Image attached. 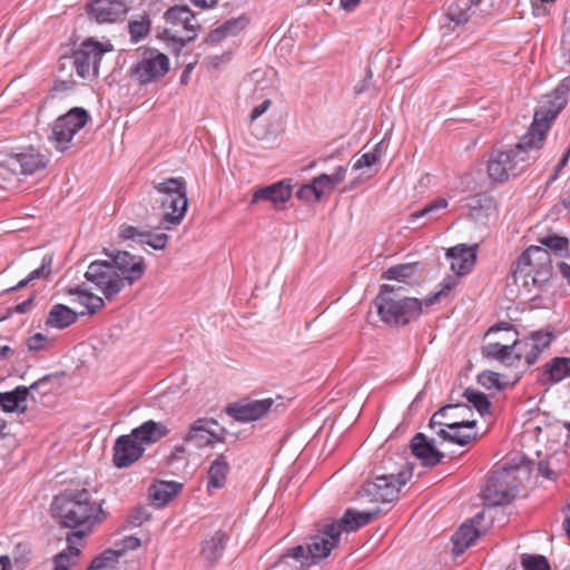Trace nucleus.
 <instances>
[{
    "label": "nucleus",
    "instance_id": "obj_1",
    "mask_svg": "<svg viewBox=\"0 0 570 570\" xmlns=\"http://www.w3.org/2000/svg\"><path fill=\"white\" fill-rule=\"evenodd\" d=\"M569 86L561 82L554 90L547 95L535 110L529 131L521 138L514 149L498 151L488 163L489 176L495 181H504L510 176H515L528 160L527 151L539 149L546 139V134L551 122L568 102Z\"/></svg>",
    "mask_w": 570,
    "mask_h": 570
},
{
    "label": "nucleus",
    "instance_id": "obj_2",
    "mask_svg": "<svg viewBox=\"0 0 570 570\" xmlns=\"http://www.w3.org/2000/svg\"><path fill=\"white\" fill-rule=\"evenodd\" d=\"M52 517L65 528H81L78 531L91 532L92 527L105 520L102 501L94 500L87 489L65 490L51 503Z\"/></svg>",
    "mask_w": 570,
    "mask_h": 570
},
{
    "label": "nucleus",
    "instance_id": "obj_3",
    "mask_svg": "<svg viewBox=\"0 0 570 570\" xmlns=\"http://www.w3.org/2000/svg\"><path fill=\"white\" fill-rule=\"evenodd\" d=\"M402 285H382L374 304L382 322L392 327L405 326L416 321L423 302L405 295Z\"/></svg>",
    "mask_w": 570,
    "mask_h": 570
},
{
    "label": "nucleus",
    "instance_id": "obj_4",
    "mask_svg": "<svg viewBox=\"0 0 570 570\" xmlns=\"http://www.w3.org/2000/svg\"><path fill=\"white\" fill-rule=\"evenodd\" d=\"M153 185L155 196L151 199L163 210L161 226L170 230L183 222L188 208L186 181L181 177H173Z\"/></svg>",
    "mask_w": 570,
    "mask_h": 570
},
{
    "label": "nucleus",
    "instance_id": "obj_5",
    "mask_svg": "<svg viewBox=\"0 0 570 570\" xmlns=\"http://www.w3.org/2000/svg\"><path fill=\"white\" fill-rule=\"evenodd\" d=\"M336 528L328 522L317 524L316 532L308 537L306 544L287 549L281 556L279 563H286L288 559H294L302 568L318 563L337 546L340 537Z\"/></svg>",
    "mask_w": 570,
    "mask_h": 570
},
{
    "label": "nucleus",
    "instance_id": "obj_6",
    "mask_svg": "<svg viewBox=\"0 0 570 570\" xmlns=\"http://www.w3.org/2000/svg\"><path fill=\"white\" fill-rule=\"evenodd\" d=\"M551 254L540 246H530L515 262L514 281H522L524 286L530 284L542 287L552 276Z\"/></svg>",
    "mask_w": 570,
    "mask_h": 570
},
{
    "label": "nucleus",
    "instance_id": "obj_7",
    "mask_svg": "<svg viewBox=\"0 0 570 570\" xmlns=\"http://www.w3.org/2000/svg\"><path fill=\"white\" fill-rule=\"evenodd\" d=\"M164 19L167 27L164 36L167 40L184 47L197 37L200 24L195 13L187 6H174L169 8Z\"/></svg>",
    "mask_w": 570,
    "mask_h": 570
},
{
    "label": "nucleus",
    "instance_id": "obj_8",
    "mask_svg": "<svg viewBox=\"0 0 570 570\" xmlns=\"http://www.w3.org/2000/svg\"><path fill=\"white\" fill-rule=\"evenodd\" d=\"M412 474L413 465L407 464L397 474H384L376 476L374 481L366 482L358 494L371 502H392L397 499L401 487L410 481Z\"/></svg>",
    "mask_w": 570,
    "mask_h": 570
},
{
    "label": "nucleus",
    "instance_id": "obj_9",
    "mask_svg": "<svg viewBox=\"0 0 570 570\" xmlns=\"http://www.w3.org/2000/svg\"><path fill=\"white\" fill-rule=\"evenodd\" d=\"M518 493V481L508 469L494 471L482 491L487 505H505L513 501Z\"/></svg>",
    "mask_w": 570,
    "mask_h": 570
},
{
    "label": "nucleus",
    "instance_id": "obj_10",
    "mask_svg": "<svg viewBox=\"0 0 570 570\" xmlns=\"http://www.w3.org/2000/svg\"><path fill=\"white\" fill-rule=\"evenodd\" d=\"M85 277L88 282L95 284L108 301L114 299L125 287L121 275L109 261H95L90 263Z\"/></svg>",
    "mask_w": 570,
    "mask_h": 570
},
{
    "label": "nucleus",
    "instance_id": "obj_11",
    "mask_svg": "<svg viewBox=\"0 0 570 570\" xmlns=\"http://www.w3.org/2000/svg\"><path fill=\"white\" fill-rule=\"evenodd\" d=\"M227 430L213 417H199L190 423L183 436V442L196 449L212 448L216 443H225Z\"/></svg>",
    "mask_w": 570,
    "mask_h": 570
},
{
    "label": "nucleus",
    "instance_id": "obj_12",
    "mask_svg": "<svg viewBox=\"0 0 570 570\" xmlns=\"http://www.w3.org/2000/svg\"><path fill=\"white\" fill-rule=\"evenodd\" d=\"M89 118V114L83 108L75 107L70 109L56 119L49 139L55 142L58 150L67 149L73 136L87 125Z\"/></svg>",
    "mask_w": 570,
    "mask_h": 570
},
{
    "label": "nucleus",
    "instance_id": "obj_13",
    "mask_svg": "<svg viewBox=\"0 0 570 570\" xmlns=\"http://www.w3.org/2000/svg\"><path fill=\"white\" fill-rule=\"evenodd\" d=\"M169 70V58L157 49H146L132 66L130 73L140 85H147L165 76Z\"/></svg>",
    "mask_w": 570,
    "mask_h": 570
},
{
    "label": "nucleus",
    "instance_id": "obj_14",
    "mask_svg": "<svg viewBox=\"0 0 570 570\" xmlns=\"http://www.w3.org/2000/svg\"><path fill=\"white\" fill-rule=\"evenodd\" d=\"M110 50L111 46H104L94 39L83 41L73 52V66L78 76L81 78L96 77L102 55Z\"/></svg>",
    "mask_w": 570,
    "mask_h": 570
},
{
    "label": "nucleus",
    "instance_id": "obj_15",
    "mask_svg": "<svg viewBox=\"0 0 570 570\" xmlns=\"http://www.w3.org/2000/svg\"><path fill=\"white\" fill-rule=\"evenodd\" d=\"M554 338L552 330H539L531 332L527 337L519 341L515 360L524 358L528 365L534 364L539 355L547 350Z\"/></svg>",
    "mask_w": 570,
    "mask_h": 570
},
{
    "label": "nucleus",
    "instance_id": "obj_16",
    "mask_svg": "<svg viewBox=\"0 0 570 570\" xmlns=\"http://www.w3.org/2000/svg\"><path fill=\"white\" fill-rule=\"evenodd\" d=\"M105 254L110 258L112 265L124 279L125 285H131L140 279L145 273L146 266L141 256L131 255L128 252L118 250L109 253L105 249Z\"/></svg>",
    "mask_w": 570,
    "mask_h": 570
},
{
    "label": "nucleus",
    "instance_id": "obj_17",
    "mask_svg": "<svg viewBox=\"0 0 570 570\" xmlns=\"http://www.w3.org/2000/svg\"><path fill=\"white\" fill-rule=\"evenodd\" d=\"M86 12L97 23H112L126 14L127 7L124 0H90Z\"/></svg>",
    "mask_w": 570,
    "mask_h": 570
},
{
    "label": "nucleus",
    "instance_id": "obj_18",
    "mask_svg": "<svg viewBox=\"0 0 570 570\" xmlns=\"http://www.w3.org/2000/svg\"><path fill=\"white\" fill-rule=\"evenodd\" d=\"M112 462L118 469H124L132 465L145 453V448L140 445L129 434L120 435L116 439L112 446Z\"/></svg>",
    "mask_w": 570,
    "mask_h": 570
},
{
    "label": "nucleus",
    "instance_id": "obj_19",
    "mask_svg": "<svg viewBox=\"0 0 570 570\" xmlns=\"http://www.w3.org/2000/svg\"><path fill=\"white\" fill-rule=\"evenodd\" d=\"M274 400L263 399L238 402L226 407V413L238 422H250L264 417L272 409Z\"/></svg>",
    "mask_w": 570,
    "mask_h": 570
},
{
    "label": "nucleus",
    "instance_id": "obj_20",
    "mask_svg": "<svg viewBox=\"0 0 570 570\" xmlns=\"http://www.w3.org/2000/svg\"><path fill=\"white\" fill-rule=\"evenodd\" d=\"M8 164L9 168L17 175H32L47 167L48 158L39 150L29 148L10 157Z\"/></svg>",
    "mask_w": 570,
    "mask_h": 570
},
{
    "label": "nucleus",
    "instance_id": "obj_21",
    "mask_svg": "<svg viewBox=\"0 0 570 570\" xmlns=\"http://www.w3.org/2000/svg\"><path fill=\"white\" fill-rule=\"evenodd\" d=\"M159 229H165L161 223L154 230L124 225L119 229V236L124 239H137L140 244H146L156 250H161L167 246L169 236L164 232H158Z\"/></svg>",
    "mask_w": 570,
    "mask_h": 570
},
{
    "label": "nucleus",
    "instance_id": "obj_22",
    "mask_svg": "<svg viewBox=\"0 0 570 570\" xmlns=\"http://www.w3.org/2000/svg\"><path fill=\"white\" fill-rule=\"evenodd\" d=\"M476 248L478 245L460 244L448 249L446 257L450 259V267L456 275L463 276L471 271L475 263Z\"/></svg>",
    "mask_w": 570,
    "mask_h": 570
},
{
    "label": "nucleus",
    "instance_id": "obj_23",
    "mask_svg": "<svg viewBox=\"0 0 570 570\" xmlns=\"http://www.w3.org/2000/svg\"><path fill=\"white\" fill-rule=\"evenodd\" d=\"M412 453L421 461L422 465L433 468L444 458V453L435 448L423 433H416L411 440Z\"/></svg>",
    "mask_w": 570,
    "mask_h": 570
},
{
    "label": "nucleus",
    "instance_id": "obj_24",
    "mask_svg": "<svg viewBox=\"0 0 570 570\" xmlns=\"http://www.w3.org/2000/svg\"><path fill=\"white\" fill-rule=\"evenodd\" d=\"M381 510L379 508L373 511L360 512L354 509H347L343 517L338 521L328 522L330 525L337 527L338 537H341L342 530L346 532L356 531L361 527L370 523L374 520Z\"/></svg>",
    "mask_w": 570,
    "mask_h": 570
},
{
    "label": "nucleus",
    "instance_id": "obj_25",
    "mask_svg": "<svg viewBox=\"0 0 570 570\" xmlns=\"http://www.w3.org/2000/svg\"><path fill=\"white\" fill-rule=\"evenodd\" d=\"M293 193L292 185L282 180L275 184L257 188L252 197L250 204H256L261 200L273 203L275 206L286 203Z\"/></svg>",
    "mask_w": 570,
    "mask_h": 570
},
{
    "label": "nucleus",
    "instance_id": "obj_26",
    "mask_svg": "<svg viewBox=\"0 0 570 570\" xmlns=\"http://www.w3.org/2000/svg\"><path fill=\"white\" fill-rule=\"evenodd\" d=\"M169 434V429L163 422L148 420L135 428L130 432L137 442L146 449L147 445L154 444Z\"/></svg>",
    "mask_w": 570,
    "mask_h": 570
},
{
    "label": "nucleus",
    "instance_id": "obj_27",
    "mask_svg": "<svg viewBox=\"0 0 570 570\" xmlns=\"http://www.w3.org/2000/svg\"><path fill=\"white\" fill-rule=\"evenodd\" d=\"M484 511L479 512L473 519L465 521L453 534V553L462 554L480 537V531L474 523L483 518Z\"/></svg>",
    "mask_w": 570,
    "mask_h": 570
},
{
    "label": "nucleus",
    "instance_id": "obj_28",
    "mask_svg": "<svg viewBox=\"0 0 570 570\" xmlns=\"http://www.w3.org/2000/svg\"><path fill=\"white\" fill-rule=\"evenodd\" d=\"M87 535L86 531H72L67 534V548L53 558V570H69L71 559L77 558L80 553L82 540Z\"/></svg>",
    "mask_w": 570,
    "mask_h": 570
},
{
    "label": "nucleus",
    "instance_id": "obj_29",
    "mask_svg": "<svg viewBox=\"0 0 570 570\" xmlns=\"http://www.w3.org/2000/svg\"><path fill=\"white\" fill-rule=\"evenodd\" d=\"M226 541L227 534L218 530L209 539L202 542L200 556L208 568H213L223 557Z\"/></svg>",
    "mask_w": 570,
    "mask_h": 570
},
{
    "label": "nucleus",
    "instance_id": "obj_30",
    "mask_svg": "<svg viewBox=\"0 0 570 570\" xmlns=\"http://www.w3.org/2000/svg\"><path fill=\"white\" fill-rule=\"evenodd\" d=\"M452 411H470V407L461 404H449L441 407L436 411L430 419L429 426L434 429L435 426H446L451 430L460 429V428H469L472 429L476 425L475 420H462V421H450L443 420L448 412Z\"/></svg>",
    "mask_w": 570,
    "mask_h": 570
},
{
    "label": "nucleus",
    "instance_id": "obj_31",
    "mask_svg": "<svg viewBox=\"0 0 570 570\" xmlns=\"http://www.w3.org/2000/svg\"><path fill=\"white\" fill-rule=\"evenodd\" d=\"M229 463L224 454H219L210 463L207 471V491L222 489L225 487L229 473Z\"/></svg>",
    "mask_w": 570,
    "mask_h": 570
},
{
    "label": "nucleus",
    "instance_id": "obj_32",
    "mask_svg": "<svg viewBox=\"0 0 570 570\" xmlns=\"http://www.w3.org/2000/svg\"><path fill=\"white\" fill-rule=\"evenodd\" d=\"M28 397L29 389L19 385L13 391L0 392V406L4 412L24 413Z\"/></svg>",
    "mask_w": 570,
    "mask_h": 570
},
{
    "label": "nucleus",
    "instance_id": "obj_33",
    "mask_svg": "<svg viewBox=\"0 0 570 570\" xmlns=\"http://www.w3.org/2000/svg\"><path fill=\"white\" fill-rule=\"evenodd\" d=\"M543 381L556 384L570 377V357L556 356L542 366Z\"/></svg>",
    "mask_w": 570,
    "mask_h": 570
},
{
    "label": "nucleus",
    "instance_id": "obj_34",
    "mask_svg": "<svg viewBox=\"0 0 570 570\" xmlns=\"http://www.w3.org/2000/svg\"><path fill=\"white\" fill-rule=\"evenodd\" d=\"M78 314L63 304H56L49 311L46 318V326L63 330L76 323Z\"/></svg>",
    "mask_w": 570,
    "mask_h": 570
},
{
    "label": "nucleus",
    "instance_id": "obj_35",
    "mask_svg": "<svg viewBox=\"0 0 570 570\" xmlns=\"http://www.w3.org/2000/svg\"><path fill=\"white\" fill-rule=\"evenodd\" d=\"M11 558L17 570H22L31 559V548L29 543L19 542L14 546L11 557L0 556V570H11Z\"/></svg>",
    "mask_w": 570,
    "mask_h": 570
},
{
    "label": "nucleus",
    "instance_id": "obj_36",
    "mask_svg": "<svg viewBox=\"0 0 570 570\" xmlns=\"http://www.w3.org/2000/svg\"><path fill=\"white\" fill-rule=\"evenodd\" d=\"M518 345L519 340L517 337H513L510 343H489L482 346V355L488 358L505 362L507 360H509L512 353L515 355V352L518 351Z\"/></svg>",
    "mask_w": 570,
    "mask_h": 570
},
{
    "label": "nucleus",
    "instance_id": "obj_37",
    "mask_svg": "<svg viewBox=\"0 0 570 570\" xmlns=\"http://www.w3.org/2000/svg\"><path fill=\"white\" fill-rule=\"evenodd\" d=\"M417 271V264H400L396 266L390 267L386 272L383 273L382 277L389 281H394L393 285H402L406 288L413 282Z\"/></svg>",
    "mask_w": 570,
    "mask_h": 570
},
{
    "label": "nucleus",
    "instance_id": "obj_38",
    "mask_svg": "<svg viewBox=\"0 0 570 570\" xmlns=\"http://www.w3.org/2000/svg\"><path fill=\"white\" fill-rule=\"evenodd\" d=\"M181 484L169 481H161L150 489V497L159 507L167 504L180 490Z\"/></svg>",
    "mask_w": 570,
    "mask_h": 570
},
{
    "label": "nucleus",
    "instance_id": "obj_39",
    "mask_svg": "<svg viewBox=\"0 0 570 570\" xmlns=\"http://www.w3.org/2000/svg\"><path fill=\"white\" fill-rule=\"evenodd\" d=\"M68 294L78 295V303L86 307L87 314L92 315L105 306V302L100 296L82 289L80 286L68 288Z\"/></svg>",
    "mask_w": 570,
    "mask_h": 570
},
{
    "label": "nucleus",
    "instance_id": "obj_40",
    "mask_svg": "<svg viewBox=\"0 0 570 570\" xmlns=\"http://www.w3.org/2000/svg\"><path fill=\"white\" fill-rule=\"evenodd\" d=\"M472 6H475L472 0H455L449 6L445 14L455 26H461L468 22Z\"/></svg>",
    "mask_w": 570,
    "mask_h": 570
},
{
    "label": "nucleus",
    "instance_id": "obj_41",
    "mask_svg": "<svg viewBox=\"0 0 570 570\" xmlns=\"http://www.w3.org/2000/svg\"><path fill=\"white\" fill-rule=\"evenodd\" d=\"M448 200L443 197L435 198L428 205H425L422 209L413 212L410 214L407 222L415 223L419 218L428 217L429 219L439 218V212L441 209L446 208Z\"/></svg>",
    "mask_w": 570,
    "mask_h": 570
},
{
    "label": "nucleus",
    "instance_id": "obj_42",
    "mask_svg": "<svg viewBox=\"0 0 570 570\" xmlns=\"http://www.w3.org/2000/svg\"><path fill=\"white\" fill-rule=\"evenodd\" d=\"M463 396L474 406L480 415L483 416L490 412L491 403L482 392L466 389L463 393Z\"/></svg>",
    "mask_w": 570,
    "mask_h": 570
},
{
    "label": "nucleus",
    "instance_id": "obj_43",
    "mask_svg": "<svg viewBox=\"0 0 570 570\" xmlns=\"http://www.w3.org/2000/svg\"><path fill=\"white\" fill-rule=\"evenodd\" d=\"M119 557H121V551L111 549L105 550L99 556L94 558L90 566L88 567V570H101L108 568L114 562H116Z\"/></svg>",
    "mask_w": 570,
    "mask_h": 570
},
{
    "label": "nucleus",
    "instance_id": "obj_44",
    "mask_svg": "<svg viewBox=\"0 0 570 570\" xmlns=\"http://www.w3.org/2000/svg\"><path fill=\"white\" fill-rule=\"evenodd\" d=\"M128 28L131 40L138 42L149 33L150 20L145 14L139 20L130 21Z\"/></svg>",
    "mask_w": 570,
    "mask_h": 570
},
{
    "label": "nucleus",
    "instance_id": "obj_45",
    "mask_svg": "<svg viewBox=\"0 0 570 570\" xmlns=\"http://www.w3.org/2000/svg\"><path fill=\"white\" fill-rule=\"evenodd\" d=\"M546 249L553 250L556 254L568 253L569 240L567 237L558 235H548L540 239Z\"/></svg>",
    "mask_w": 570,
    "mask_h": 570
},
{
    "label": "nucleus",
    "instance_id": "obj_46",
    "mask_svg": "<svg viewBox=\"0 0 570 570\" xmlns=\"http://www.w3.org/2000/svg\"><path fill=\"white\" fill-rule=\"evenodd\" d=\"M522 567L524 570H550L549 561L543 556H522Z\"/></svg>",
    "mask_w": 570,
    "mask_h": 570
},
{
    "label": "nucleus",
    "instance_id": "obj_47",
    "mask_svg": "<svg viewBox=\"0 0 570 570\" xmlns=\"http://www.w3.org/2000/svg\"><path fill=\"white\" fill-rule=\"evenodd\" d=\"M455 285V278L449 276L441 284V289L436 293L430 294L424 298V304L426 306H432L436 302H439L442 297H444Z\"/></svg>",
    "mask_w": 570,
    "mask_h": 570
},
{
    "label": "nucleus",
    "instance_id": "obj_48",
    "mask_svg": "<svg viewBox=\"0 0 570 570\" xmlns=\"http://www.w3.org/2000/svg\"><path fill=\"white\" fill-rule=\"evenodd\" d=\"M246 23L247 19L245 17H238L225 21L220 24V28L227 37H233L240 32L246 27Z\"/></svg>",
    "mask_w": 570,
    "mask_h": 570
},
{
    "label": "nucleus",
    "instance_id": "obj_49",
    "mask_svg": "<svg viewBox=\"0 0 570 570\" xmlns=\"http://www.w3.org/2000/svg\"><path fill=\"white\" fill-rule=\"evenodd\" d=\"M150 519L149 511L144 507H137L128 514L127 522L130 527H140Z\"/></svg>",
    "mask_w": 570,
    "mask_h": 570
},
{
    "label": "nucleus",
    "instance_id": "obj_50",
    "mask_svg": "<svg viewBox=\"0 0 570 570\" xmlns=\"http://www.w3.org/2000/svg\"><path fill=\"white\" fill-rule=\"evenodd\" d=\"M478 382L485 387L487 390L490 389H498L501 390V383L499 381V373L492 372V371H484L481 374L478 375Z\"/></svg>",
    "mask_w": 570,
    "mask_h": 570
},
{
    "label": "nucleus",
    "instance_id": "obj_51",
    "mask_svg": "<svg viewBox=\"0 0 570 570\" xmlns=\"http://www.w3.org/2000/svg\"><path fill=\"white\" fill-rule=\"evenodd\" d=\"M379 146L376 145L373 151L363 154L353 165V169L358 170L363 167H371L380 159Z\"/></svg>",
    "mask_w": 570,
    "mask_h": 570
},
{
    "label": "nucleus",
    "instance_id": "obj_52",
    "mask_svg": "<svg viewBox=\"0 0 570 570\" xmlns=\"http://www.w3.org/2000/svg\"><path fill=\"white\" fill-rule=\"evenodd\" d=\"M51 265H52V255L43 256L40 267L36 268L28 275L29 279L33 281L37 278L48 277L51 274Z\"/></svg>",
    "mask_w": 570,
    "mask_h": 570
},
{
    "label": "nucleus",
    "instance_id": "obj_53",
    "mask_svg": "<svg viewBox=\"0 0 570 570\" xmlns=\"http://www.w3.org/2000/svg\"><path fill=\"white\" fill-rule=\"evenodd\" d=\"M296 196L298 199L305 202H318L322 197L321 193L317 191L313 184L303 185L297 191Z\"/></svg>",
    "mask_w": 570,
    "mask_h": 570
},
{
    "label": "nucleus",
    "instance_id": "obj_54",
    "mask_svg": "<svg viewBox=\"0 0 570 570\" xmlns=\"http://www.w3.org/2000/svg\"><path fill=\"white\" fill-rule=\"evenodd\" d=\"M313 186L317 189V191L323 195L324 189H334V186L328 177L327 174H321L320 176L315 177L312 181Z\"/></svg>",
    "mask_w": 570,
    "mask_h": 570
},
{
    "label": "nucleus",
    "instance_id": "obj_55",
    "mask_svg": "<svg viewBox=\"0 0 570 570\" xmlns=\"http://www.w3.org/2000/svg\"><path fill=\"white\" fill-rule=\"evenodd\" d=\"M538 471L541 474V476L548 480H556L559 475V472L551 468L550 460L541 461L538 465Z\"/></svg>",
    "mask_w": 570,
    "mask_h": 570
},
{
    "label": "nucleus",
    "instance_id": "obj_56",
    "mask_svg": "<svg viewBox=\"0 0 570 570\" xmlns=\"http://www.w3.org/2000/svg\"><path fill=\"white\" fill-rule=\"evenodd\" d=\"M47 337L41 333H37L28 340L27 346L30 351H40L45 347Z\"/></svg>",
    "mask_w": 570,
    "mask_h": 570
},
{
    "label": "nucleus",
    "instance_id": "obj_57",
    "mask_svg": "<svg viewBox=\"0 0 570 570\" xmlns=\"http://www.w3.org/2000/svg\"><path fill=\"white\" fill-rule=\"evenodd\" d=\"M186 444L187 443L184 442L183 444L175 445L173 452L168 456V461L173 462V461L187 459L188 451H187Z\"/></svg>",
    "mask_w": 570,
    "mask_h": 570
},
{
    "label": "nucleus",
    "instance_id": "obj_58",
    "mask_svg": "<svg viewBox=\"0 0 570 570\" xmlns=\"http://www.w3.org/2000/svg\"><path fill=\"white\" fill-rule=\"evenodd\" d=\"M476 434H461V433H451L450 442L459 444V445H468L470 442L475 440Z\"/></svg>",
    "mask_w": 570,
    "mask_h": 570
},
{
    "label": "nucleus",
    "instance_id": "obj_59",
    "mask_svg": "<svg viewBox=\"0 0 570 570\" xmlns=\"http://www.w3.org/2000/svg\"><path fill=\"white\" fill-rule=\"evenodd\" d=\"M227 38L226 33L222 30L220 26L212 30L206 37L205 41L210 45H216Z\"/></svg>",
    "mask_w": 570,
    "mask_h": 570
},
{
    "label": "nucleus",
    "instance_id": "obj_60",
    "mask_svg": "<svg viewBox=\"0 0 570 570\" xmlns=\"http://www.w3.org/2000/svg\"><path fill=\"white\" fill-rule=\"evenodd\" d=\"M138 547H140V539L136 537H127L122 540V547L118 549V551H121V556L128 551V550H135Z\"/></svg>",
    "mask_w": 570,
    "mask_h": 570
},
{
    "label": "nucleus",
    "instance_id": "obj_61",
    "mask_svg": "<svg viewBox=\"0 0 570 570\" xmlns=\"http://www.w3.org/2000/svg\"><path fill=\"white\" fill-rule=\"evenodd\" d=\"M271 99H265L261 105L254 107L250 112V121H254L261 117L271 107Z\"/></svg>",
    "mask_w": 570,
    "mask_h": 570
},
{
    "label": "nucleus",
    "instance_id": "obj_62",
    "mask_svg": "<svg viewBox=\"0 0 570 570\" xmlns=\"http://www.w3.org/2000/svg\"><path fill=\"white\" fill-rule=\"evenodd\" d=\"M346 171V167L338 166L332 175H328L334 188L343 181Z\"/></svg>",
    "mask_w": 570,
    "mask_h": 570
},
{
    "label": "nucleus",
    "instance_id": "obj_63",
    "mask_svg": "<svg viewBox=\"0 0 570 570\" xmlns=\"http://www.w3.org/2000/svg\"><path fill=\"white\" fill-rule=\"evenodd\" d=\"M53 377L52 374H48L39 379L38 381L33 382L28 389L30 391H37L39 389H46L47 384L50 382V380Z\"/></svg>",
    "mask_w": 570,
    "mask_h": 570
},
{
    "label": "nucleus",
    "instance_id": "obj_64",
    "mask_svg": "<svg viewBox=\"0 0 570 570\" xmlns=\"http://www.w3.org/2000/svg\"><path fill=\"white\" fill-rule=\"evenodd\" d=\"M53 377L52 374H48L39 379L38 381L33 382L28 389L30 391H37L39 389H46L47 384L50 382V380Z\"/></svg>",
    "mask_w": 570,
    "mask_h": 570
}]
</instances>
